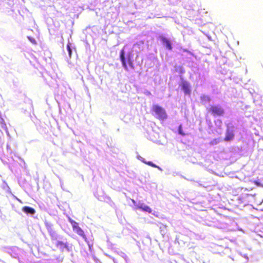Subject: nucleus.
I'll return each mask as SVG.
<instances>
[{"mask_svg":"<svg viewBox=\"0 0 263 263\" xmlns=\"http://www.w3.org/2000/svg\"><path fill=\"white\" fill-rule=\"evenodd\" d=\"M152 111L154 113L156 118L159 120H164L167 117L165 109L158 105H154L152 106Z\"/></svg>","mask_w":263,"mask_h":263,"instance_id":"nucleus-1","label":"nucleus"},{"mask_svg":"<svg viewBox=\"0 0 263 263\" xmlns=\"http://www.w3.org/2000/svg\"><path fill=\"white\" fill-rule=\"evenodd\" d=\"M68 220L72 226L73 230L78 235L81 236L85 241H87L86 236L84 231L79 226V223L70 218H69Z\"/></svg>","mask_w":263,"mask_h":263,"instance_id":"nucleus-2","label":"nucleus"},{"mask_svg":"<svg viewBox=\"0 0 263 263\" xmlns=\"http://www.w3.org/2000/svg\"><path fill=\"white\" fill-rule=\"evenodd\" d=\"M209 111L213 115L217 116H222L224 114L223 109L219 106L216 105H212L209 108Z\"/></svg>","mask_w":263,"mask_h":263,"instance_id":"nucleus-3","label":"nucleus"},{"mask_svg":"<svg viewBox=\"0 0 263 263\" xmlns=\"http://www.w3.org/2000/svg\"><path fill=\"white\" fill-rule=\"evenodd\" d=\"M160 39L163 44L165 45L166 48L169 50H172V46L171 42L168 39L163 36H160Z\"/></svg>","mask_w":263,"mask_h":263,"instance_id":"nucleus-4","label":"nucleus"},{"mask_svg":"<svg viewBox=\"0 0 263 263\" xmlns=\"http://www.w3.org/2000/svg\"><path fill=\"white\" fill-rule=\"evenodd\" d=\"M181 87L184 93L186 95L191 93V89L189 83L186 81H183L181 83Z\"/></svg>","mask_w":263,"mask_h":263,"instance_id":"nucleus-5","label":"nucleus"},{"mask_svg":"<svg viewBox=\"0 0 263 263\" xmlns=\"http://www.w3.org/2000/svg\"><path fill=\"white\" fill-rule=\"evenodd\" d=\"M124 54H125L124 50L123 49H122L120 51V58L121 61L122 62V64L123 67H124V68L125 70H128V68H127V64H126V63L125 59V57H124Z\"/></svg>","mask_w":263,"mask_h":263,"instance_id":"nucleus-6","label":"nucleus"},{"mask_svg":"<svg viewBox=\"0 0 263 263\" xmlns=\"http://www.w3.org/2000/svg\"><path fill=\"white\" fill-rule=\"evenodd\" d=\"M127 61L129 66L132 68H134V65L133 63V54L132 52L128 53Z\"/></svg>","mask_w":263,"mask_h":263,"instance_id":"nucleus-7","label":"nucleus"},{"mask_svg":"<svg viewBox=\"0 0 263 263\" xmlns=\"http://www.w3.org/2000/svg\"><path fill=\"white\" fill-rule=\"evenodd\" d=\"M234 137V134L232 131L228 130L226 132V137L224 138V141H230L233 139Z\"/></svg>","mask_w":263,"mask_h":263,"instance_id":"nucleus-8","label":"nucleus"},{"mask_svg":"<svg viewBox=\"0 0 263 263\" xmlns=\"http://www.w3.org/2000/svg\"><path fill=\"white\" fill-rule=\"evenodd\" d=\"M22 210L26 214L33 215L35 213V211L33 208L27 206H24Z\"/></svg>","mask_w":263,"mask_h":263,"instance_id":"nucleus-9","label":"nucleus"},{"mask_svg":"<svg viewBox=\"0 0 263 263\" xmlns=\"http://www.w3.org/2000/svg\"><path fill=\"white\" fill-rule=\"evenodd\" d=\"M138 208L142 210L144 212H146L148 213H151L152 212V209L147 205H140L138 206Z\"/></svg>","mask_w":263,"mask_h":263,"instance_id":"nucleus-10","label":"nucleus"},{"mask_svg":"<svg viewBox=\"0 0 263 263\" xmlns=\"http://www.w3.org/2000/svg\"><path fill=\"white\" fill-rule=\"evenodd\" d=\"M56 246L57 247H60L61 249L67 248L68 247L66 243H64V242L61 241H58L56 243Z\"/></svg>","mask_w":263,"mask_h":263,"instance_id":"nucleus-11","label":"nucleus"},{"mask_svg":"<svg viewBox=\"0 0 263 263\" xmlns=\"http://www.w3.org/2000/svg\"><path fill=\"white\" fill-rule=\"evenodd\" d=\"M142 161L143 163H144L145 164H146L149 166H151L152 167H155V168H158V166H157L156 164H155L151 161H146L144 159L142 160Z\"/></svg>","mask_w":263,"mask_h":263,"instance_id":"nucleus-12","label":"nucleus"},{"mask_svg":"<svg viewBox=\"0 0 263 263\" xmlns=\"http://www.w3.org/2000/svg\"><path fill=\"white\" fill-rule=\"evenodd\" d=\"M70 46H71V44H70V43H68L67 44V50L68 51V53H69V57H71V53H72V51H71V49Z\"/></svg>","mask_w":263,"mask_h":263,"instance_id":"nucleus-13","label":"nucleus"},{"mask_svg":"<svg viewBox=\"0 0 263 263\" xmlns=\"http://www.w3.org/2000/svg\"><path fill=\"white\" fill-rule=\"evenodd\" d=\"M28 39L33 44H34V45L36 44V42L34 39H33L30 36H28Z\"/></svg>","mask_w":263,"mask_h":263,"instance_id":"nucleus-14","label":"nucleus"},{"mask_svg":"<svg viewBox=\"0 0 263 263\" xmlns=\"http://www.w3.org/2000/svg\"><path fill=\"white\" fill-rule=\"evenodd\" d=\"M253 183L256 185L257 186H261V187H263V185L261 184L260 183H259V182H258L257 181H253Z\"/></svg>","mask_w":263,"mask_h":263,"instance_id":"nucleus-15","label":"nucleus"},{"mask_svg":"<svg viewBox=\"0 0 263 263\" xmlns=\"http://www.w3.org/2000/svg\"><path fill=\"white\" fill-rule=\"evenodd\" d=\"M179 133L180 135H182V136H184V133L182 132V129H181V126H179Z\"/></svg>","mask_w":263,"mask_h":263,"instance_id":"nucleus-16","label":"nucleus"}]
</instances>
